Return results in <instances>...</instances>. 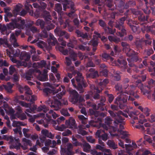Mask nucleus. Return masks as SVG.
Returning a JSON list of instances; mask_svg holds the SVG:
<instances>
[{
  "mask_svg": "<svg viewBox=\"0 0 155 155\" xmlns=\"http://www.w3.org/2000/svg\"><path fill=\"white\" fill-rule=\"evenodd\" d=\"M62 134L63 136H68L71 134V132L69 130H67L66 131L63 132Z\"/></svg>",
  "mask_w": 155,
  "mask_h": 155,
  "instance_id": "53",
  "label": "nucleus"
},
{
  "mask_svg": "<svg viewBox=\"0 0 155 155\" xmlns=\"http://www.w3.org/2000/svg\"><path fill=\"white\" fill-rule=\"evenodd\" d=\"M144 138L146 141L148 142L149 143H151L152 142L151 139L148 137L147 136H145Z\"/></svg>",
  "mask_w": 155,
  "mask_h": 155,
  "instance_id": "64",
  "label": "nucleus"
},
{
  "mask_svg": "<svg viewBox=\"0 0 155 155\" xmlns=\"http://www.w3.org/2000/svg\"><path fill=\"white\" fill-rule=\"evenodd\" d=\"M45 62L42 61L40 62L35 63L33 64V66L34 67L37 68H41L45 66Z\"/></svg>",
  "mask_w": 155,
  "mask_h": 155,
  "instance_id": "20",
  "label": "nucleus"
},
{
  "mask_svg": "<svg viewBox=\"0 0 155 155\" xmlns=\"http://www.w3.org/2000/svg\"><path fill=\"white\" fill-rule=\"evenodd\" d=\"M71 96L69 97L70 101L73 104L77 102L78 100V93L74 90L70 91Z\"/></svg>",
  "mask_w": 155,
  "mask_h": 155,
  "instance_id": "5",
  "label": "nucleus"
},
{
  "mask_svg": "<svg viewBox=\"0 0 155 155\" xmlns=\"http://www.w3.org/2000/svg\"><path fill=\"white\" fill-rule=\"evenodd\" d=\"M75 120L72 117L70 118L68 121H66V124L70 126L71 127L73 128V127H75Z\"/></svg>",
  "mask_w": 155,
  "mask_h": 155,
  "instance_id": "27",
  "label": "nucleus"
},
{
  "mask_svg": "<svg viewBox=\"0 0 155 155\" xmlns=\"http://www.w3.org/2000/svg\"><path fill=\"white\" fill-rule=\"evenodd\" d=\"M61 87L63 89V90L62 91V92L58 94L57 95L56 97H54V103H53V102H52L51 103V104L50 105L51 107H55L56 106H58V105L60 104V102H62V101H60L58 100L61 99V96L65 94V91L64 90V87L63 86H61Z\"/></svg>",
  "mask_w": 155,
  "mask_h": 155,
  "instance_id": "3",
  "label": "nucleus"
},
{
  "mask_svg": "<svg viewBox=\"0 0 155 155\" xmlns=\"http://www.w3.org/2000/svg\"><path fill=\"white\" fill-rule=\"evenodd\" d=\"M41 133L44 136L47 137L51 138H52L54 137L51 132H49L47 130H43L41 131Z\"/></svg>",
  "mask_w": 155,
  "mask_h": 155,
  "instance_id": "24",
  "label": "nucleus"
},
{
  "mask_svg": "<svg viewBox=\"0 0 155 155\" xmlns=\"http://www.w3.org/2000/svg\"><path fill=\"white\" fill-rule=\"evenodd\" d=\"M37 111H43L45 112H46L49 109L48 108L46 107L45 105L41 106L39 107L37 109Z\"/></svg>",
  "mask_w": 155,
  "mask_h": 155,
  "instance_id": "32",
  "label": "nucleus"
},
{
  "mask_svg": "<svg viewBox=\"0 0 155 155\" xmlns=\"http://www.w3.org/2000/svg\"><path fill=\"white\" fill-rule=\"evenodd\" d=\"M0 44H5L6 46L9 47V45H8V42L6 40H3L2 39H0Z\"/></svg>",
  "mask_w": 155,
  "mask_h": 155,
  "instance_id": "46",
  "label": "nucleus"
},
{
  "mask_svg": "<svg viewBox=\"0 0 155 155\" xmlns=\"http://www.w3.org/2000/svg\"><path fill=\"white\" fill-rule=\"evenodd\" d=\"M146 130L147 133L150 134H154L155 132V129L152 128L151 127L147 128Z\"/></svg>",
  "mask_w": 155,
  "mask_h": 155,
  "instance_id": "39",
  "label": "nucleus"
},
{
  "mask_svg": "<svg viewBox=\"0 0 155 155\" xmlns=\"http://www.w3.org/2000/svg\"><path fill=\"white\" fill-rule=\"evenodd\" d=\"M61 112L62 114L64 115L69 116V114L67 110L65 109H62L61 110Z\"/></svg>",
  "mask_w": 155,
  "mask_h": 155,
  "instance_id": "43",
  "label": "nucleus"
},
{
  "mask_svg": "<svg viewBox=\"0 0 155 155\" xmlns=\"http://www.w3.org/2000/svg\"><path fill=\"white\" fill-rule=\"evenodd\" d=\"M47 70H45L44 71L43 75V77L42 78L41 77V76H40L39 77V79L40 80L42 81H44L46 80L47 76Z\"/></svg>",
  "mask_w": 155,
  "mask_h": 155,
  "instance_id": "34",
  "label": "nucleus"
},
{
  "mask_svg": "<svg viewBox=\"0 0 155 155\" xmlns=\"http://www.w3.org/2000/svg\"><path fill=\"white\" fill-rule=\"evenodd\" d=\"M7 53L8 55H9L10 57V59L14 63H16L17 64L18 66H27V64L25 62H21V61H17L16 60V59L12 57H11L10 55L11 54V52L9 51H8V50L7 49Z\"/></svg>",
  "mask_w": 155,
  "mask_h": 155,
  "instance_id": "8",
  "label": "nucleus"
},
{
  "mask_svg": "<svg viewBox=\"0 0 155 155\" xmlns=\"http://www.w3.org/2000/svg\"><path fill=\"white\" fill-rule=\"evenodd\" d=\"M50 36L51 40L50 42L48 41V43L50 45H54L57 42L56 39L52 35H50Z\"/></svg>",
  "mask_w": 155,
  "mask_h": 155,
  "instance_id": "29",
  "label": "nucleus"
},
{
  "mask_svg": "<svg viewBox=\"0 0 155 155\" xmlns=\"http://www.w3.org/2000/svg\"><path fill=\"white\" fill-rule=\"evenodd\" d=\"M56 144V143L55 140H53L52 143L51 140H48L45 143V146H50V147H54Z\"/></svg>",
  "mask_w": 155,
  "mask_h": 155,
  "instance_id": "28",
  "label": "nucleus"
},
{
  "mask_svg": "<svg viewBox=\"0 0 155 155\" xmlns=\"http://www.w3.org/2000/svg\"><path fill=\"white\" fill-rule=\"evenodd\" d=\"M51 116H52L53 118L54 119H56L59 116L55 112H54L52 110H50L49 112L48 113H47L46 114V117L47 118L46 119L48 121H50V120H51Z\"/></svg>",
  "mask_w": 155,
  "mask_h": 155,
  "instance_id": "10",
  "label": "nucleus"
},
{
  "mask_svg": "<svg viewBox=\"0 0 155 155\" xmlns=\"http://www.w3.org/2000/svg\"><path fill=\"white\" fill-rule=\"evenodd\" d=\"M74 5V3L72 2L67 0L65 1L63 4V9L65 10L67 8H69L70 7L72 8Z\"/></svg>",
  "mask_w": 155,
  "mask_h": 155,
  "instance_id": "15",
  "label": "nucleus"
},
{
  "mask_svg": "<svg viewBox=\"0 0 155 155\" xmlns=\"http://www.w3.org/2000/svg\"><path fill=\"white\" fill-rule=\"evenodd\" d=\"M122 45L124 47V49L126 51H129V46L126 43L122 42L121 43Z\"/></svg>",
  "mask_w": 155,
  "mask_h": 155,
  "instance_id": "38",
  "label": "nucleus"
},
{
  "mask_svg": "<svg viewBox=\"0 0 155 155\" xmlns=\"http://www.w3.org/2000/svg\"><path fill=\"white\" fill-rule=\"evenodd\" d=\"M15 109L16 111V115L18 117L21 118L22 110L21 107L19 106H17L15 107Z\"/></svg>",
  "mask_w": 155,
  "mask_h": 155,
  "instance_id": "25",
  "label": "nucleus"
},
{
  "mask_svg": "<svg viewBox=\"0 0 155 155\" xmlns=\"http://www.w3.org/2000/svg\"><path fill=\"white\" fill-rule=\"evenodd\" d=\"M111 121V119L109 117H107L105 119V124L101 125L100 123V127L101 126L103 128L106 130H108L109 132L111 134V132L112 131L115 132L116 130V128L113 127H110V124Z\"/></svg>",
  "mask_w": 155,
  "mask_h": 155,
  "instance_id": "2",
  "label": "nucleus"
},
{
  "mask_svg": "<svg viewBox=\"0 0 155 155\" xmlns=\"http://www.w3.org/2000/svg\"><path fill=\"white\" fill-rule=\"evenodd\" d=\"M63 53L65 55L68 54H70L71 57L73 60L75 61L76 60V58L77 57V54L72 51H68L67 50H65L63 52Z\"/></svg>",
  "mask_w": 155,
  "mask_h": 155,
  "instance_id": "16",
  "label": "nucleus"
},
{
  "mask_svg": "<svg viewBox=\"0 0 155 155\" xmlns=\"http://www.w3.org/2000/svg\"><path fill=\"white\" fill-rule=\"evenodd\" d=\"M8 64L6 61H3L2 60H0V67H1L3 66H8Z\"/></svg>",
  "mask_w": 155,
  "mask_h": 155,
  "instance_id": "42",
  "label": "nucleus"
},
{
  "mask_svg": "<svg viewBox=\"0 0 155 155\" xmlns=\"http://www.w3.org/2000/svg\"><path fill=\"white\" fill-rule=\"evenodd\" d=\"M15 102H17V103H19V104H20V105H21V106L25 107H30V104H27L26 103H25L23 101H19L18 99H15V100H14Z\"/></svg>",
  "mask_w": 155,
  "mask_h": 155,
  "instance_id": "33",
  "label": "nucleus"
},
{
  "mask_svg": "<svg viewBox=\"0 0 155 155\" xmlns=\"http://www.w3.org/2000/svg\"><path fill=\"white\" fill-rule=\"evenodd\" d=\"M104 146L103 145L102 146H101L97 144L96 146V148L97 149H99L104 152L108 153V155H111V153L110 152V150L105 149Z\"/></svg>",
  "mask_w": 155,
  "mask_h": 155,
  "instance_id": "19",
  "label": "nucleus"
},
{
  "mask_svg": "<svg viewBox=\"0 0 155 155\" xmlns=\"http://www.w3.org/2000/svg\"><path fill=\"white\" fill-rule=\"evenodd\" d=\"M124 18H122L120 20V21H121V23H120L119 24H117L116 26V28H118L119 30H120V28H122V27L121 25L123 23L122 21H124Z\"/></svg>",
  "mask_w": 155,
  "mask_h": 155,
  "instance_id": "49",
  "label": "nucleus"
},
{
  "mask_svg": "<svg viewBox=\"0 0 155 155\" xmlns=\"http://www.w3.org/2000/svg\"><path fill=\"white\" fill-rule=\"evenodd\" d=\"M11 20L12 22L9 23L8 26V28L11 29H13L15 28H22V26L25 23L24 20H21L20 19H13L12 18Z\"/></svg>",
  "mask_w": 155,
  "mask_h": 155,
  "instance_id": "1",
  "label": "nucleus"
},
{
  "mask_svg": "<svg viewBox=\"0 0 155 155\" xmlns=\"http://www.w3.org/2000/svg\"><path fill=\"white\" fill-rule=\"evenodd\" d=\"M84 150L87 152H88L90 150L91 147L90 145L86 143H84L83 144Z\"/></svg>",
  "mask_w": 155,
  "mask_h": 155,
  "instance_id": "31",
  "label": "nucleus"
},
{
  "mask_svg": "<svg viewBox=\"0 0 155 155\" xmlns=\"http://www.w3.org/2000/svg\"><path fill=\"white\" fill-rule=\"evenodd\" d=\"M119 74L120 72H119L117 71L116 72V74L114 75V77L116 80H118L120 79V76Z\"/></svg>",
  "mask_w": 155,
  "mask_h": 155,
  "instance_id": "59",
  "label": "nucleus"
},
{
  "mask_svg": "<svg viewBox=\"0 0 155 155\" xmlns=\"http://www.w3.org/2000/svg\"><path fill=\"white\" fill-rule=\"evenodd\" d=\"M21 123L18 121H14L13 122L12 126L14 127H19L20 125H21Z\"/></svg>",
  "mask_w": 155,
  "mask_h": 155,
  "instance_id": "44",
  "label": "nucleus"
},
{
  "mask_svg": "<svg viewBox=\"0 0 155 155\" xmlns=\"http://www.w3.org/2000/svg\"><path fill=\"white\" fill-rule=\"evenodd\" d=\"M107 143L110 147L114 149H116L117 148V145L116 144L112 141L109 140Z\"/></svg>",
  "mask_w": 155,
  "mask_h": 155,
  "instance_id": "30",
  "label": "nucleus"
},
{
  "mask_svg": "<svg viewBox=\"0 0 155 155\" xmlns=\"http://www.w3.org/2000/svg\"><path fill=\"white\" fill-rule=\"evenodd\" d=\"M90 74L89 76H91L93 78L98 76V72L97 71H95L92 73H91Z\"/></svg>",
  "mask_w": 155,
  "mask_h": 155,
  "instance_id": "57",
  "label": "nucleus"
},
{
  "mask_svg": "<svg viewBox=\"0 0 155 155\" xmlns=\"http://www.w3.org/2000/svg\"><path fill=\"white\" fill-rule=\"evenodd\" d=\"M77 76L76 77V81L78 84V89L81 90L82 88V84L83 83V78L82 74L79 72H77Z\"/></svg>",
  "mask_w": 155,
  "mask_h": 155,
  "instance_id": "6",
  "label": "nucleus"
},
{
  "mask_svg": "<svg viewBox=\"0 0 155 155\" xmlns=\"http://www.w3.org/2000/svg\"><path fill=\"white\" fill-rule=\"evenodd\" d=\"M120 130H118V132L122 135L121 137V138L123 139H124L127 136V134L123 130L124 129V126L120 124Z\"/></svg>",
  "mask_w": 155,
  "mask_h": 155,
  "instance_id": "18",
  "label": "nucleus"
},
{
  "mask_svg": "<svg viewBox=\"0 0 155 155\" xmlns=\"http://www.w3.org/2000/svg\"><path fill=\"white\" fill-rule=\"evenodd\" d=\"M102 57L105 59H107L108 58H110V60L112 61V64L113 66L118 65L119 63L120 64H121V62L119 61H118L117 62L115 61H113V59L112 58L110 57L109 55L106 53H104L103 54Z\"/></svg>",
  "mask_w": 155,
  "mask_h": 155,
  "instance_id": "12",
  "label": "nucleus"
},
{
  "mask_svg": "<svg viewBox=\"0 0 155 155\" xmlns=\"http://www.w3.org/2000/svg\"><path fill=\"white\" fill-rule=\"evenodd\" d=\"M65 128V127L64 125H62L61 126H57L55 127L56 130L61 131H63Z\"/></svg>",
  "mask_w": 155,
  "mask_h": 155,
  "instance_id": "40",
  "label": "nucleus"
},
{
  "mask_svg": "<svg viewBox=\"0 0 155 155\" xmlns=\"http://www.w3.org/2000/svg\"><path fill=\"white\" fill-rule=\"evenodd\" d=\"M18 87L20 92L22 93L24 91H26V94H31V91L30 88L26 86L18 85Z\"/></svg>",
  "mask_w": 155,
  "mask_h": 155,
  "instance_id": "9",
  "label": "nucleus"
},
{
  "mask_svg": "<svg viewBox=\"0 0 155 155\" xmlns=\"http://www.w3.org/2000/svg\"><path fill=\"white\" fill-rule=\"evenodd\" d=\"M87 139L89 142L92 143H93L95 141V140L91 136L87 137Z\"/></svg>",
  "mask_w": 155,
  "mask_h": 155,
  "instance_id": "48",
  "label": "nucleus"
},
{
  "mask_svg": "<svg viewBox=\"0 0 155 155\" xmlns=\"http://www.w3.org/2000/svg\"><path fill=\"white\" fill-rule=\"evenodd\" d=\"M4 109L6 112L8 113L12 114L14 113V110L13 109L9 107L7 104H5Z\"/></svg>",
  "mask_w": 155,
  "mask_h": 155,
  "instance_id": "23",
  "label": "nucleus"
},
{
  "mask_svg": "<svg viewBox=\"0 0 155 155\" xmlns=\"http://www.w3.org/2000/svg\"><path fill=\"white\" fill-rule=\"evenodd\" d=\"M100 73L101 75H107V71L105 65L104 64H101L100 66Z\"/></svg>",
  "mask_w": 155,
  "mask_h": 155,
  "instance_id": "21",
  "label": "nucleus"
},
{
  "mask_svg": "<svg viewBox=\"0 0 155 155\" xmlns=\"http://www.w3.org/2000/svg\"><path fill=\"white\" fill-rule=\"evenodd\" d=\"M125 147L126 150L128 151L132 150L133 148H136L137 147V145L135 143L133 142L132 145L125 144Z\"/></svg>",
  "mask_w": 155,
  "mask_h": 155,
  "instance_id": "22",
  "label": "nucleus"
},
{
  "mask_svg": "<svg viewBox=\"0 0 155 155\" xmlns=\"http://www.w3.org/2000/svg\"><path fill=\"white\" fill-rule=\"evenodd\" d=\"M109 112L112 116L115 117L114 118L115 119L114 121L115 123H120L123 120V119H121V116L120 115H118L117 114H114L111 111H109Z\"/></svg>",
  "mask_w": 155,
  "mask_h": 155,
  "instance_id": "14",
  "label": "nucleus"
},
{
  "mask_svg": "<svg viewBox=\"0 0 155 155\" xmlns=\"http://www.w3.org/2000/svg\"><path fill=\"white\" fill-rule=\"evenodd\" d=\"M36 24L37 25H40L42 28L44 26V22L43 21L40 19H38L36 22Z\"/></svg>",
  "mask_w": 155,
  "mask_h": 155,
  "instance_id": "37",
  "label": "nucleus"
},
{
  "mask_svg": "<svg viewBox=\"0 0 155 155\" xmlns=\"http://www.w3.org/2000/svg\"><path fill=\"white\" fill-rule=\"evenodd\" d=\"M108 83V81L107 79H105L102 82H101L100 84L101 85H105L106 84Z\"/></svg>",
  "mask_w": 155,
  "mask_h": 155,
  "instance_id": "62",
  "label": "nucleus"
},
{
  "mask_svg": "<svg viewBox=\"0 0 155 155\" xmlns=\"http://www.w3.org/2000/svg\"><path fill=\"white\" fill-rule=\"evenodd\" d=\"M79 128L80 129L78 132L79 134H81L82 135H84L86 134V132L85 131L81 129V128H83L82 127V126H80L79 127Z\"/></svg>",
  "mask_w": 155,
  "mask_h": 155,
  "instance_id": "47",
  "label": "nucleus"
},
{
  "mask_svg": "<svg viewBox=\"0 0 155 155\" xmlns=\"http://www.w3.org/2000/svg\"><path fill=\"white\" fill-rule=\"evenodd\" d=\"M65 118L64 117L61 116L58 118L57 120V121L58 124H59L62 121L64 120Z\"/></svg>",
  "mask_w": 155,
  "mask_h": 155,
  "instance_id": "54",
  "label": "nucleus"
},
{
  "mask_svg": "<svg viewBox=\"0 0 155 155\" xmlns=\"http://www.w3.org/2000/svg\"><path fill=\"white\" fill-rule=\"evenodd\" d=\"M21 5H17L15 9V11L16 12V14L15 15H17L20 11V8H21Z\"/></svg>",
  "mask_w": 155,
  "mask_h": 155,
  "instance_id": "52",
  "label": "nucleus"
},
{
  "mask_svg": "<svg viewBox=\"0 0 155 155\" xmlns=\"http://www.w3.org/2000/svg\"><path fill=\"white\" fill-rule=\"evenodd\" d=\"M10 40L12 42L16 41V40L15 38V35L14 34H11Z\"/></svg>",
  "mask_w": 155,
  "mask_h": 155,
  "instance_id": "51",
  "label": "nucleus"
},
{
  "mask_svg": "<svg viewBox=\"0 0 155 155\" xmlns=\"http://www.w3.org/2000/svg\"><path fill=\"white\" fill-rule=\"evenodd\" d=\"M72 143L75 146H77L79 145V143L77 142L76 139L74 137H73L72 138Z\"/></svg>",
  "mask_w": 155,
  "mask_h": 155,
  "instance_id": "56",
  "label": "nucleus"
},
{
  "mask_svg": "<svg viewBox=\"0 0 155 155\" xmlns=\"http://www.w3.org/2000/svg\"><path fill=\"white\" fill-rule=\"evenodd\" d=\"M55 33H60V35L63 36L65 34V31H59L58 29H56L54 30Z\"/></svg>",
  "mask_w": 155,
  "mask_h": 155,
  "instance_id": "61",
  "label": "nucleus"
},
{
  "mask_svg": "<svg viewBox=\"0 0 155 155\" xmlns=\"http://www.w3.org/2000/svg\"><path fill=\"white\" fill-rule=\"evenodd\" d=\"M121 33L120 32V31H119L118 35L121 37H122L124 36V35L125 34V31L124 29H122L121 30Z\"/></svg>",
  "mask_w": 155,
  "mask_h": 155,
  "instance_id": "63",
  "label": "nucleus"
},
{
  "mask_svg": "<svg viewBox=\"0 0 155 155\" xmlns=\"http://www.w3.org/2000/svg\"><path fill=\"white\" fill-rule=\"evenodd\" d=\"M101 130H98L96 133V136L98 137L99 139L101 138L104 141L106 140L108 138L107 134H106L104 133L101 136Z\"/></svg>",
  "mask_w": 155,
  "mask_h": 155,
  "instance_id": "17",
  "label": "nucleus"
},
{
  "mask_svg": "<svg viewBox=\"0 0 155 155\" xmlns=\"http://www.w3.org/2000/svg\"><path fill=\"white\" fill-rule=\"evenodd\" d=\"M22 143L24 145V146L22 145L21 146L22 148L24 150H26L27 148V145H29L30 146L31 145L30 141L25 138L22 139Z\"/></svg>",
  "mask_w": 155,
  "mask_h": 155,
  "instance_id": "11",
  "label": "nucleus"
},
{
  "mask_svg": "<svg viewBox=\"0 0 155 155\" xmlns=\"http://www.w3.org/2000/svg\"><path fill=\"white\" fill-rule=\"evenodd\" d=\"M56 10L58 12H59L62 10V7L60 4H56L55 5Z\"/></svg>",
  "mask_w": 155,
  "mask_h": 155,
  "instance_id": "41",
  "label": "nucleus"
},
{
  "mask_svg": "<svg viewBox=\"0 0 155 155\" xmlns=\"http://www.w3.org/2000/svg\"><path fill=\"white\" fill-rule=\"evenodd\" d=\"M78 117L80 120H81L82 123L83 124H85L87 120V118L84 117L82 115L78 116Z\"/></svg>",
  "mask_w": 155,
  "mask_h": 155,
  "instance_id": "35",
  "label": "nucleus"
},
{
  "mask_svg": "<svg viewBox=\"0 0 155 155\" xmlns=\"http://www.w3.org/2000/svg\"><path fill=\"white\" fill-rule=\"evenodd\" d=\"M138 108L147 117L149 116L150 110L147 107H143L141 106H139L138 107Z\"/></svg>",
  "mask_w": 155,
  "mask_h": 155,
  "instance_id": "13",
  "label": "nucleus"
},
{
  "mask_svg": "<svg viewBox=\"0 0 155 155\" xmlns=\"http://www.w3.org/2000/svg\"><path fill=\"white\" fill-rule=\"evenodd\" d=\"M139 117V118L138 119V117L136 116L135 117H134V120L131 121V123L132 124L137 123L143 124L144 122L147 121V119H144L145 116L143 114H140Z\"/></svg>",
  "mask_w": 155,
  "mask_h": 155,
  "instance_id": "4",
  "label": "nucleus"
},
{
  "mask_svg": "<svg viewBox=\"0 0 155 155\" xmlns=\"http://www.w3.org/2000/svg\"><path fill=\"white\" fill-rule=\"evenodd\" d=\"M65 63L68 66L70 65L71 63V61L70 59L68 57L66 58Z\"/></svg>",
  "mask_w": 155,
  "mask_h": 155,
  "instance_id": "58",
  "label": "nucleus"
},
{
  "mask_svg": "<svg viewBox=\"0 0 155 155\" xmlns=\"http://www.w3.org/2000/svg\"><path fill=\"white\" fill-rule=\"evenodd\" d=\"M12 16V15L11 13H8L7 15V17H5V20L6 22L8 21V18H10Z\"/></svg>",
  "mask_w": 155,
  "mask_h": 155,
  "instance_id": "60",
  "label": "nucleus"
},
{
  "mask_svg": "<svg viewBox=\"0 0 155 155\" xmlns=\"http://www.w3.org/2000/svg\"><path fill=\"white\" fill-rule=\"evenodd\" d=\"M23 54V55L22 59L24 60L25 61H28L30 58V55L25 52H24Z\"/></svg>",
  "mask_w": 155,
  "mask_h": 155,
  "instance_id": "36",
  "label": "nucleus"
},
{
  "mask_svg": "<svg viewBox=\"0 0 155 155\" xmlns=\"http://www.w3.org/2000/svg\"><path fill=\"white\" fill-rule=\"evenodd\" d=\"M141 151L143 152V153H142V155H147L149 153V152L147 150H146L144 151L142 150V151L140 150V152H138L137 153V155H139L141 154Z\"/></svg>",
  "mask_w": 155,
  "mask_h": 155,
  "instance_id": "45",
  "label": "nucleus"
},
{
  "mask_svg": "<svg viewBox=\"0 0 155 155\" xmlns=\"http://www.w3.org/2000/svg\"><path fill=\"white\" fill-rule=\"evenodd\" d=\"M127 97L125 95L121 93L119 97L116 99V103L120 105L122 102L125 103L127 101Z\"/></svg>",
  "mask_w": 155,
  "mask_h": 155,
  "instance_id": "7",
  "label": "nucleus"
},
{
  "mask_svg": "<svg viewBox=\"0 0 155 155\" xmlns=\"http://www.w3.org/2000/svg\"><path fill=\"white\" fill-rule=\"evenodd\" d=\"M91 153L93 155H101L102 153L101 152H97L95 150H92Z\"/></svg>",
  "mask_w": 155,
  "mask_h": 155,
  "instance_id": "50",
  "label": "nucleus"
},
{
  "mask_svg": "<svg viewBox=\"0 0 155 155\" xmlns=\"http://www.w3.org/2000/svg\"><path fill=\"white\" fill-rule=\"evenodd\" d=\"M73 147V146L71 144L68 143L67 145V150L64 152L65 155H71L72 152L71 149Z\"/></svg>",
  "mask_w": 155,
  "mask_h": 155,
  "instance_id": "26",
  "label": "nucleus"
},
{
  "mask_svg": "<svg viewBox=\"0 0 155 155\" xmlns=\"http://www.w3.org/2000/svg\"><path fill=\"white\" fill-rule=\"evenodd\" d=\"M15 69L14 66H10V67H9V72L11 74H12L15 71Z\"/></svg>",
  "mask_w": 155,
  "mask_h": 155,
  "instance_id": "55",
  "label": "nucleus"
}]
</instances>
